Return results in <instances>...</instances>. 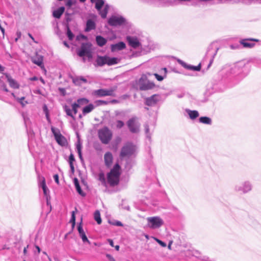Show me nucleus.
<instances>
[{"mask_svg":"<svg viewBox=\"0 0 261 261\" xmlns=\"http://www.w3.org/2000/svg\"><path fill=\"white\" fill-rule=\"evenodd\" d=\"M121 174V167L116 163L107 174V180L110 186L115 187L119 184Z\"/></svg>","mask_w":261,"mask_h":261,"instance_id":"1","label":"nucleus"},{"mask_svg":"<svg viewBox=\"0 0 261 261\" xmlns=\"http://www.w3.org/2000/svg\"><path fill=\"white\" fill-rule=\"evenodd\" d=\"M92 44L90 42L83 43L81 44V48L77 50V55L80 57L83 58L84 62L85 61L84 56H87L90 60L92 58Z\"/></svg>","mask_w":261,"mask_h":261,"instance_id":"2","label":"nucleus"},{"mask_svg":"<svg viewBox=\"0 0 261 261\" xmlns=\"http://www.w3.org/2000/svg\"><path fill=\"white\" fill-rule=\"evenodd\" d=\"M98 136L102 144H108L112 140L113 133L108 127H103L98 131Z\"/></svg>","mask_w":261,"mask_h":261,"instance_id":"3","label":"nucleus"},{"mask_svg":"<svg viewBox=\"0 0 261 261\" xmlns=\"http://www.w3.org/2000/svg\"><path fill=\"white\" fill-rule=\"evenodd\" d=\"M136 84L141 91H146L153 89L155 87L153 83L149 81L146 75L143 74L141 77L136 81Z\"/></svg>","mask_w":261,"mask_h":261,"instance_id":"4","label":"nucleus"},{"mask_svg":"<svg viewBox=\"0 0 261 261\" xmlns=\"http://www.w3.org/2000/svg\"><path fill=\"white\" fill-rule=\"evenodd\" d=\"M136 150V146L130 142L126 143L121 148L119 156L121 159L129 157L133 155Z\"/></svg>","mask_w":261,"mask_h":261,"instance_id":"5","label":"nucleus"},{"mask_svg":"<svg viewBox=\"0 0 261 261\" xmlns=\"http://www.w3.org/2000/svg\"><path fill=\"white\" fill-rule=\"evenodd\" d=\"M126 124L132 133L137 134L139 132L140 124L137 117L131 118L127 121Z\"/></svg>","mask_w":261,"mask_h":261,"instance_id":"6","label":"nucleus"},{"mask_svg":"<svg viewBox=\"0 0 261 261\" xmlns=\"http://www.w3.org/2000/svg\"><path fill=\"white\" fill-rule=\"evenodd\" d=\"M148 226L150 228H159L164 224L163 220L159 217H151L147 219Z\"/></svg>","mask_w":261,"mask_h":261,"instance_id":"7","label":"nucleus"},{"mask_svg":"<svg viewBox=\"0 0 261 261\" xmlns=\"http://www.w3.org/2000/svg\"><path fill=\"white\" fill-rule=\"evenodd\" d=\"M115 88H110L109 89H100L94 91L93 94L97 97H104L107 96H115Z\"/></svg>","mask_w":261,"mask_h":261,"instance_id":"8","label":"nucleus"},{"mask_svg":"<svg viewBox=\"0 0 261 261\" xmlns=\"http://www.w3.org/2000/svg\"><path fill=\"white\" fill-rule=\"evenodd\" d=\"M51 129L57 143L62 146L65 145L67 142L66 139L62 135L60 130L56 129L54 127H51Z\"/></svg>","mask_w":261,"mask_h":261,"instance_id":"9","label":"nucleus"},{"mask_svg":"<svg viewBox=\"0 0 261 261\" xmlns=\"http://www.w3.org/2000/svg\"><path fill=\"white\" fill-rule=\"evenodd\" d=\"M161 100V97L159 94H153L149 97L145 99V105L148 106H153Z\"/></svg>","mask_w":261,"mask_h":261,"instance_id":"10","label":"nucleus"},{"mask_svg":"<svg viewBox=\"0 0 261 261\" xmlns=\"http://www.w3.org/2000/svg\"><path fill=\"white\" fill-rule=\"evenodd\" d=\"M124 21V19L122 17L113 16L109 19L108 23L111 26H116L122 24Z\"/></svg>","mask_w":261,"mask_h":261,"instance_id":"11","label":"nucleus"},{"mask_svg":"<svg viewBox=\"0 0 261 261\" xmlns=\"http://www.w3.org/2000/svg\"><path fill=\"white\" fill-rule=\"evenodd\" d=\"M126 39L129 45L134 48H137L141 45L139 40L136 37L127 36Z\"/></svg>","mask_w":261,"mask_h":261,"instance_id":"12","label":"nucleus"},{"mask_svg":"<svg viewBox=\"0 0 261 261\" xmlns=\"http://www.w3.org/2000/svg\"><path fill=\"white\" fill-rule=\"evenodd\" d=\"M113 161L112 153L110 152H107L104 155V162L106 167L109 168L111 166Z\"/></svg>","mask_w":261,"mask_h":261,"instance_id":"13","label":"nucleus"},{"mask_svg":"<svg viewBox=\"0 0 261 261\" xmlns=\"http://www.w3.org/2000/svg\"><path fill=\"white\" fill-rule=\"evenodd\" d=\"M77 230L79 231V234L81 238V239H82V241L83 242H87L88 244H90V242L89 241V240L88 239L83 229V226H82V222H81L78 226H77Z\"/></svg>","mask_w":261,"mask_h":261,"instance_id":"14","label":"nucleus"},{"mask_svg":"<svg viewBox=\"0 0 261 261\" xmlns=\"http://www.w3.org/2000/svg\"><path fill=\"white\" fill-rule=\"evenodd\" d=\"M4 74L5 75L7 79V81L11 87L14 89L19 88V85L15 80H14L10 75L7 73H5Z\"/></svg>","mask_w":261,"mask_h":261,"instance_id":"15","label":"nucleus"},{"mask_svg":"<svg viewBox=\"0 0 261 261\" xmlns=\"http://www.w3.org/2000/svg\"><path fill=\"white\" fill-rule=\"evenodd\" d=\"M31 60L34 64L40 66L41 68H44L43 57L42 56L36 54L35 57H32Z\"/></svg>","mask_w":261,"mask_h":261,"instance_id":"16","label":"nucleus"},{"mask_svg":"<svg viewBox=\"0 0 261 261\" xmlns=\"http://www.w3.org/2000/svg\"><path fill=\"white\" fill-rule=\"evenodd\" d=\"M126 47L125 44L123 42H120L117 44H112L111 46L112 51H116L122 50Z\"/></svg>","mask_w":261,"mask_h":261,"instance_id":"17","label":"nucleus"},{"mask_svg":"<svg viewBox=\"0 0 261 261\" xmlns=\"http://www.w3.org/2000/svg\"><path fill=\"white\" fill-rule=\"evenodd\" d=\"M248 40L253 41H255V42L258 41V40L256 39H248L247 40H242L241 41V44H242L244 47L251 48V47H253L254 45V44L250 43L247 42V41H248Z\"/></svg>","mask_w":261,"mask_h":261,"instance_id":"18","label":"nucleus"},{"mask_svg":"<svg viewBox=\"0 0 261 261\" xmlns=\"http://www.w3.org/2000/svg\"><path fill=\"white\" fill-rule=\"evenodd\" d=\"M96 25L95 23L92 19H89L87 20L86 23V28L85 29L86 32H89L92 30H94L95 29Z\"/></svg>","mask_w":261,"mask_h":261,"instance_id":"19","label":"nucleus"},{"mask_svg":"<svg viewBox=\"0 0 261 261\" xmlns=\"http://www.w3.org/2000/svg\"><path fill=\"white\" fill-rule=\"evenodd\" d=\"M65 11L64 7H61L59 9L55 10L53 13V15L56 18H60Z\"/></svg>","mask_w":261,"mask_h":261,"instance_id":"20","label":"nucleus"},{"mask_svg":"<svg viewBox=\"0 0 261 261\" xmlns=\"http://www.w3.org/2000/svg\"><path fill=\"white\" fill-rule=\"evenodd\" d=\"M74 184L76 188V190L78 193L82 196H85V194L82 190L81 187L79 184V180L77 178H74L73 179Z\"/></svg>","mask_w":261,"mask_h":261,"instance_id":"21","label":"nucleus"},{"mask_svg":"<svg viewBox=\"0 0 261 261\" xmlns=\"http://www.w3.org/2000/svg\"><path fill=\"white\" fill-rule=\"evenodd\" d=\"M92 3H95V8L99 11H100L101 8L104 5V1L103 0H91Z\"/></svg>","mask_w":261,"mask_h":261,"instance_id":"22","label":"nucleus"},{"mask_svg":"<svg viewBox=\"0 0 261 261\" xmlns=\"http://www.w3.org/2000/svg\"><path fill=\"white\" fill-rule=\"evenodd\" d=\"M96 41L99 46H103L107 43V40L101 36H97L96 37Z\"/></svg>","mask_w":261,"mask_h":261,"instance_id":"23","label":"nucleus"},{"mask_svg":"<svg viewBox=\"0 0 261 261\" xmlns=\"http://www.w3.org/2000/svg\"><path fill=\"white\" fill-rule=\"evenodd\" d=\"M94 109V106L93 104L90 103L89 104L88 106L85 107L82 110L83 114L84 115H86L88 113H90L92 112Z\"/></svg>","mask_w":261,"mask_h":261,"instance_id":"24","label":"nucleus"},{"mask_svg":"<svg viewBox=\"0 0 261 261\" xmlns=\"http://www.w3.org/2000/svg\"><path fill=\"white\" fill-rule=\"evenodd\" d=\"M97 64L99 66L107 64V57H98L96 60Z\"/></svg>","mask_w":261,"mask_h":261,"instance_id":"25","label":"nucleus"},{"mask_svg":"<svg viewBox=\"0 0 261 261\" xmlns=\"http://www.w3.org/2000/svg\"><path fill=\"white\" fill-rule=\"evenodd\" d=\"M188 114L190 119L194 120L199 116V113L198 111L196 110H188L187 111Z\"/></svg>","mask_w":261,"mask_h":261,"instance_id":"26","label":"nucleus"},{"mask_svg":"<svg viewBox=\"0 0 261 261\" xmlns=\"http://www.w3.org/2000/svg\"><path fill=\"white\" fill-rule=\"evenodd\" d=\"M199 122L203 124H211L212 123V120L208 117H201L199 118Z\"/></svg>","mask_w":261,"mask_h":261,"instance_id":"27","label":"nucleus"},{"mask_svg":"<svg viewBox=\"0 0 261 261\" xmlns=\"http://www.w3.org/2000/svg\"><path fill=\"white\" fill-rule=\"evenodd\" d=\"M118 63V59L116 58H110L107 57V64L108 65H112Z\"/></svg>","mask_w":261,"mask_h":261,"instance_id":"28","label":"nucleus"},{"mask_svg":"<svg viewBox=\"0 0 261 261\" xmlns=\"http://www.w3.org/2000/svg\"><path fill=\"white\" fill-rule=\"evenodd\" d=\"M108 10H109V6H108V5H107L105 6V8L102 11L100 10L99 11L100 15H101L102 18H105L107 17Z\"/></svg>","mask_w":261,"mask_h":261,"instance_id":"29","label":"nucleus"},{"mask_svg":"<svg viewBox=\"0 0 261 261\" xmlns=\"http://www.w3.org/2000/svg\"><path fill=\"white\" fill-rule=\"evenodd\" d=\"M64 109L66 114L68 116H70L73 120H75V117L72 114V110L67 106H65L64 107Z\"/></svg>","mask_w":261,"mask_h":261,"instance_id":"30","label":"nucleus"},{"mask_svg":"<svg viewBox=\"0 0 261 261\" xmlns=\"http://www.w3.org/2000/svg\"><path fill=\"white\" fill-rule=\"evenodd\" d=\"M94 219L98 224H100L101 223L100 214L98 211H96L94 213Z\"/></svg>","mask_w":261,"mask_h":261,"instance_id":"31","label":"nucleus"},{"mask_svg":"<svg viewBox=\"0 0 261 261\" xmlns=\"http://www.w3.org/2000/svg\"><path fill=\"white\" fill-rule=\"evenodd\" d=\"M89 100L85 98H80L77 100L76 105H79V107L81 106L88 104L89 103Z\"/></svg>","mask_w":261,"mask_h":261,"instance_id":"32","label":"nucleus"},{"mask_svg":"<svg viewBox=\"0 0 261 261\" xmlns=\"http://www.w3.org/2000/svg\"><path fill=\"white\" fill-rule=\"evenodd\" d=\"M67 35L68 36V39L70 40H72L73 39L74 35L73 34L69 27L67 28Z\"/></svg>","mask_w":261,"mask_h":261,"instance_id":"33","label":"nucleus"},{"mask_svg":"<svg viewBox=\"0 0 261 261\" xmlns=\"http://www.w3.org/2000/svg\"><path fill=\"white\" fill-rule=\"evenodd\" d=\"M70 222L72 223V227L73 228L75 225V215L74 211L72 212L71 214V218L70 220Z\"/></svg>","mask_w":261,"mask_h":261,"instance_id":"34","label":"nucleus"},{"mask_svg":"<svg viewBox=\"0 0 261 261\" xmlns=\"http://www.w3.org/2000/svg\"><path fill=\"white\" fill-rule=\"evenodd\" d=\"M251 190L250 186L249 184L245 183L243 187V190L244 193L247 192Z\"/></svg>","mask_w":261,"mask_h":261,"instance_id":"35","label":"nucleus"},{"mask_svg":"<svg viewBox=\"0 0 261 261\" xmlns=\"http://www.w3.org/2000/svg\"><path fill=\"white\" fill-rule=\"evenodd\" d=\"M79 107V105H76V103H73L72 105V109L74 115L77 113V108Z\"/></svg>","mask_w":261,"mask_h":261,"instance_id":"36","label":"nucleus"},{"mask_svg":"<svg viewBox=\"0 0 261 261\" xmlns=\"http://www.w3.org/2000/svg\"><path fill=\"white\" fill-rule=\"evenodd\" d=\"M99 180L103 183H106V179L103 173L101 172L98 175Z\"/></svg>","mask_w":261,"mask_h":261,"instance_id":"37","label":"nucleus"},{"mask_svg":"<svg viewBox=\"0 0 261 261\" xmlns=\"http://www.w3.org/2000/svg\"><path fill=\"white\" fill-rule=\"evenodd\" d=\"M124 125V122L121 120H117L116 121V127L117 128H122Z\"/></svg>","mask_w":261,"mask_h":261,"instance_id":"38","label":"nucleus"},{"mask_svg":"<svg viewBox=\"0 0 261 261\" xmlns=\"http://www.w3.org/2000/svg\"><path fill=\"white\" fill-rule=\"evenodd\" d=\"M189 69H192L194 71H200L201 69V65L199 64L198 65L194 66H192L189 67Z\"/></svg>","mask_w":261,"mask_h":261,"instance_id":"39","label":"nucleus"},{"mask_svg":"<svg viewBox=\"0 0 261 261\" xmlns=\"http://www.w3.org/2000/svg\"><path fill=\"white\" fill-rule=\"evenodd\" d=\"M154 240L156 241V242H158L163 247H166V244L165 243H164V242L162 241L161 240H160L157 238H154Z\"/></svg>","mask_w":261,"mask_h":261,"instance_id":"40","label":"nucleus"},{"mask_svg":"<svg viewBox=\"0 0 261 261\" xmlns=\"http://www.w3.org/2000/svg\"><path fill=\"white\" fill-rule=\"evenodd\" d=\"M74 157L72 154H70L69 157V164H73V162L74 161Z\"/></svg>","mask_w":261,"mask_h":261,"instance_id":"41","label":"nucleus"},{"mask_svg":"<svg viewBox=\"0 0 261 261\" xmlns=\"http://www.w3.org/2000/svg\"><path fill=\"white\" fill-rule=\"evenodd\" d=\"M73 82L75 85H80L81 84V81H80L79 77H76L74 79H73Z\"/></svg>","mask_w":261,"mask_h":261,"instance_id":"42","label":"nucleus"},{"mask_svg":"<svg viewBox=\"0 0 261 261\" xmlns=\"http://www.w3.org/2000/svg\"><path fill=\"white\" fill-rule=\"evenodd\" d=\"M154 75L158 81H162L163 80V77L161 75H160L157 73H155Z\"/></svg>","mask_w":261,"mask_h":261,"instance_id":"43","label":"nucleus"},{"mask_svg":"<svg viewBox=\"0 0 261 261\" xmlns=\"http://www.w3.org/2000/svg\"><path fill=\"white\" fill-rule=\"evenodd\" d=\"M76 149L77 152H80V151H82V145L80 142H79L76 144Z\"/></svg>","mask_w":261,"mask_h":261,"instance_id":"44","label":"nucleus"},{"mask_svg":"<svg viewBox=\"0 0 261 261\" xmlns=\"http://www.w3.org/2000/svg\"><path fill=\"white\" fill-rule=\"evenodd\" d=\"M41 186L42 188V187L44 188V187L46 186V182H45V178L43 177L42 178V181L41 182Z\"/></svg>","mask_w":261,"mask_h":261,"instance_id":"45","label":"nucleus"},{"mask_svg":"<svg viewBox=\"0 0 261 261\" xmlns=\"http://www.w3.org/2000/svg\"><path fill=\"white\" fill-rule=\"evenodd\" d=\"M54 178L56 181V182L57 184H59V176L58 174H55L54 175Z\"/></svg>","mask_w":261,"mask_h":261,"instance_id":"46","label":"nucleus"},{"mask_svg":"<svg viewBox=\"0 0 261 261\" xmlns=\"http://www.w3.org/2000/svg\"><path fill=\"white\" fill-rule=\"evenodd\" d=\"M106 256L109 259L110 261H115V259H114V258L112 256H111L110 254H107L106 255Z\"/></svg>","mask_w":261,"mask_h":261,"instance_id":"47","label":"nucleus"},{"mask_svg":"<svg viewBox=\"0 0 261 261\" xmlns=\"http://www.w3.org/2000/svg\"><path fill=\"white\" fill-rule=\"evenodd\" d=\"M115 142L117 145L119 144L121 142V138L119 137H117Z\"/></svg>","mask_w":261,"mask_h":261,"instance_id":"48","label":"nucleus"},{"mask_svg":"<svg viewBox=\"0 0 261 261\" xmlns=\"http://www.w3.org/2000/svg\"><path fill=\"white\" fill-rule=\"evenodd\" d=\"M2 89L3 90H4L5 91L8 92H9V90L8 89V88H7V86L5 84H3V85L2 86Z\"/></svg>","mask_w":261,"mask_h":261,"instance_id":"49","label":"nucleus"},{"mask_svg":"<svg viewBox=\"0 0 261 261\" xmlns=\"http://www.w3.org/2000/svg\"><path fill=\"white\" fill-rule=\"evenodd\" d=\"M42 188L43 189V193H44V195H46L47 194V187L45 186V187H44V188L42 187Z\"/></svg>","mask_w":261,"mask_h":261,"instance_id":"50","label":"nucleus"},{"mask_svg":"<svg viewBox=\"0 0 261 261\" xmlns=\"http://www.w3.org/2000/svg\"><path fill=\"white\" fill-rule=\"evenodd\" d=\"M43 110H44V111L45 112V113H46V116L47 117V116H48V109H47V108L46 106H45H45H44V107H43Z\"/></svg>","mask_w":261,"mask_h":261,"instance_id":"51","label":"nucleus"},{"mask_svg":"<svg viewBox=\"0 0 261 261\" xmlns=\"http://www.w3.org/2000/svg\"><path fill=\"white\" fill-rule=\"evenodd\" d=\"M115 225L119 226H123V224L120 221H116L115 223Z\"/></svg>","mask_w":261,"mask_h":261,"instance_id":"52","label":"nucleus"},{"mask_svg":"<svg viewBox=\"0 0 261 261\" xmlns=\"http://www.w3.org/2000/svg\"><path fill=\"white\" fill-rule=\"evenodd\" d=\"M79 79L81 82L82 81L84 83H87V80L82 76L79 77Z\"/></svg>","mask_w":261,"mask_h":261,"instance_id":"53","label":"nucleus"},{"mask_svg":"<svg viewBox=\"0 0 261 261\" xmlns=\"http://www.w3.org/2000/svg\"><path fill=\"white\" fill-rule=\"evenodd\" d=\"M108 241L109 242L110 245L112 246V247H114V243H113V241L111 239H108Z\"/></svg>","mask_w":261,"mask_h":261,"instance_id":"54","label":"nucleus"},{"mask_svg":"<svg viewBox=\"0 0 261 261\" xmlns=\"http://www.w3.org/2000/svg\"><path fill=\"white\" fill-rule=\"evenodd\" d=\"M24 99V97H22L20 98H18V101L23 105L24 106V104L23 103V100Z\"/></svg>","mask_w":261,"mask_h":261,"instance_id":"55","label":"nucleus"},{"mask_svg":"<svg viewBox=\"0 0 261 261\" xmlns=\"http://www.w3.org/2000/svg\"><path fill=\"white\" fill-rule=\"evenodd\" d=\"M98 102L102 105H107L108 103V101L104 100H99Z\"/></svg>","mask_w":261,"mask_h":261,"instance_id":"56","label":"nucleus"},{"mask_svg":"<svg viewBox=\"0 0 261 261\" xmlns=\"http://www.w3.org/2000/svg\"><path fill=\"white\" fill-rule=\"evenodd\" d=\"M69 165H70V167L71 170L72 172L73 173L74 171V168L73 164H70Z\"/></svg>","mask_w":261,"mask_h":261,"instance_id":"57","label":"nucleus"},{"mask_svg":"<svg viewBox=\"0 0 261 261\" xmlns=\"http://www.w3.org/2000/svg\"><path fill=\"white\" fill-rule=\"evenodd\" d=\"M28 35H29V36L31 38V39H32V40L34 42H35V43H37V42H36V41L35 40V39L34 38V37L32 36V35L31 34L29 33V34H28Z\"/></svg>","mask_w":261,"mask_h":261,"instance_id":"58","label":"nucleus"},{"mask_svg":"<svg viewBox=\"0 0 261 261\" xmlns=\"http://www.w3.org/2000/svg\"><path fill=\"white\" fill-rule=\"evenodd\" d=\"M30 80L32 81H37L38 80V78L36 76H34V77H31L30 79Z\"/></svg>","mask_w":261,"mask_h":261,"instance_id":"59","label":"nucleus"},{"mask_svg":"<svg viewBox=\"0 0 261 261\" xmlns=\"http://www.w3.org/2000/svg\"><path fill=\"white\" fill-rule=\"evenodd\" d=\"M35 248L37 249L38 253H39L41 251L40 247L37 245H35Z\"/></svg>","mask_w":261,"mask_h":261,"instance_id":"60","label":"nucleus"},{"mask_svg":"<svg viewBox=\"0 0 261 261\" xmlns=\"http://www.w3.org/2000/svg\"><path fill=\"white\" fill-rule=\"evenodd\" d=\"M67 6L70 7L72 5V2L70 1H69L67 2L66 4Z\"/></svg>","mask_w":261,"mask_h":261,"instance_id":"61","label":"nucleus"},{"mask_svg":"<svg viewBox=\"0 0 261 261\" xmlns=\"http://www.w3.org/2000/svg\"><path fill=\"white\" fill-rule=\"evenodd\" d=\"M77 153H78V154H79V158H80L81 159H82V151H80V152H77Z\"/></svg>","mask_w":261,"mask_h":261,"instance_id":"62","label":"nucleus"},{"mask_svg":"<svg viewBox=\"0 0 261 261\" xmlns=\"http://www.w3.org/2000/svg\"><path fill=\"white\" fill-rule=\"evenodd\" d=\"M111 102L113 103H116L118 102V101L116 99H113Z\"/></svg>","mask_w":261,"mask_h":261,"instance_id":"63","label":"nucleus"},{"mask_svg":"<svg viewBox=\"0 0 261 261\" xmlns=\"http://www.w3.org/2000/svg\"><path fill=\"white\" fill-rule=\"evenodd\" d=\"M4 69L5 68L3 66H2L1 65H0V72H3L4 71Z\"/></svg>","mask_w":261,"mask_h":261,"instance_id":"64","label":"nucleus"}]
</instances>
